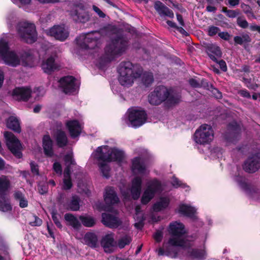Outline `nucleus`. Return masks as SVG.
<instances>
[{"label":"nucleus","mask_w":260,"mask_h":260,"mask_svg":"<svg viewBox=\"0 0 260 260\" xmlns=\"http://www.w3.org/2000/svg\"><path fill=\"white\" fill-rule=\"evenodd\" d=\"M168 231L172 236L168 242H164L162 248H160L158 250V254L167 255L175 257L177 255L176 252L177 247L190 246L191 244L183 239V235L186 231L182 223L177 221L172 222L170 224Z\"/></svg>","instance_id":"1"},{"label":"nucleus","mask_w":260,"mask_h":260,"mask_svg":"<svg viewBox=\"0 0 260 260\" xmlns=\"http://www.w3.org/2000/svg\"><path fill=\"white\" fill-rule=\"evenodd\" d=\"M92 155L100 161L99 166L103 176L107 178L109 176L110 169L107 163L112 160L121 161L124 152L116 147L104 145L97 148Z\"/></svg>","instance_id":"2"},{"label":"nucleus","mask_w":260,"mask_h":260,"mask_svg":"<svg viewBox=\"0 0 260 260\" xmlns=\"http://www.w3.org/2000/svg\"><path fill=\"white\" fill-rule=\"evenodd\" d=\"M0 59L8 65L16 67L20 64L18 56L13 51L9 50L8 42L3 38L0 39ZM21 63L26 67H33L37 59L30 52H25L21 57Z\"/></svg>","instance_id":"3"},{"label":"nucleus","mask_w":260,"mask_h":260,"mask_svg":"<svg viewBox=\"0 0 260 260\" xmlns=\"http://www.w3.org/2000/svg\"><path fill=\"white\" fill-rule=\"evenodd\" d=\"M118 80L123 86L131 85L134 80L141 76L142 70L130 62H122L118 69Z\"/></svg>","instance_id":"4"},{"label":"nucleus","mask_w":260,"mask_h":260,"mask_svg":"<svg viewBox=\"0 0 260 260\" xmlns=\"http://www.w3.org/2000/svg\"><path fill=\"white\" fill-rule=\"evenodd\" d=\"M214 139V131L212 126L207 124L201 125L193 135L194 142L200 145L210 143Z\"/></svg>","instance_id":"5"},{"label":"nucleus","mask_w":260,"mask_h":260,"mask_svg":"<svg viewBox=\"0 0 260 260\" xmlns=\"http://www.w3.org/2000/svg\"><path fill=\"white\" fill-rule=\"evenodd\" d=\"M18 36L28 43L34 42L37 38L35 26L26 22H20L17 25Z\"/></svg>","instance_id":"6"},{"label":"nucleus","mask_w":260,"mask_h":260,"mask_svg":"<svg viewBox=\"0 0 260 260\" xmlns=\"http://www.w3.org/2000/svg\"><path fill=\"white\" fill-rule=\"evenodd\" d=\"M101 34L98 31L82 34L77 39L78 45L83 49H92L99 44Z\"/></svg>","instance_id":"7"},{"label":"nucleus","mask_w":260,"mask_h":260,"mask_svg":"<svg viewBox=\"0 0 260 260\" xmlns=\"http://www.w3.org/2000/svg\"><path fill=\"white\" fill-rule=\"evenodd\" d=\"M169 95L170 92L166 87L159 86L149 95L148 101L151 105H159L167 99H168L170 103L178 102V100L174 101L172 97Z\"/></svg>","instance_id":"8"},{"label":"nucleus","mask_w":260,"mask_h":260,"mask_svg":"<svg viewBox=\"0 0 260 260\" xmlns=\"http://www.w3.org/2000/svg\"><path fill=\"white\" fill-rule=\"evenodd\" d=\"M9 178L5 176L0 177V210L4 212L11 210V206L5 192L10 188Z\"/></svg>","instance_id":"9"},{"label":"nucleus","mask_w":260,"mask_h":260,"mask_svg":"<svg viewBox=\"0 0 260 260\" xmlns=\"http://www.w3.org/2000/svg\"><path fill=\"white\" fill-rule=\"evenodd\" d=\"M161 190V186L157 180H153L147 183L141 199L143 204L148 203L154 196Z\"/></svg>","instance_id":"10"},{"label":"nucleus","mask_w":260,"mask_h":260,"mask_svg":"<svg viewBox=\"0 0 260 260\" xmlns=\"http://www.w3.org/2000/svg\"><path fill=\"white\" fill-rule=\"evenodd\" d=\"M146 120V115L143 110L133 109L129 111L127 124L132 127H137L142 125Z\"/></svg>","instance_id":"11"},{"label":"nucleus","mask_w":260,"mask_h":260,"mask_svg":"<svg viewBox=\"0 0 260 260\" xmlns=\"http://www.w3.org/2000/svg\"><path fill=\"white\" fill-rule=\"evenodd\" d=\"M6 143L11 152L18 158L22 156L21 152V145L19 141L13 133L5 132L4 134Z\"/></svg>","instance_id":"12"},{"label":"nucleus","mask_w":260,"mask_h":260,"mask_svg":"<svg viewBox=\"0 0 260 260\" xmlns=\"http://www.w3.org/2000/svg\"><path fill=\"white\" fill-rule=\"evenodd\" d=\"M46 34L60 41H65L69 36V31L64 25H54L47 30Z\"/></svg>","instance_id":"13"},{"label":"nucleus","mask_w":260,"mask_h":260,"mask_svg":"<svg viewBox=\"0 0 260 260\" xmlns=\"http://www.w3.org/2000/svg\"><path fill=\"white\" fill-rule=\"evenodd\" d=\"M59 82L63 91L66 93H72L76 91L78 87V85L76 83L75 79L72 76L62 78Z\"/></svg>","instance_id":"14"},{"label":"nucleus","mask_w":260,"mask_h":260,"mask_svg":"<svg viewBox=\"0 0 260 260\" xmlns=\"http://www.w3.org/2000/svg\"><path fill=\"white\" fill-rule=\"evenodd\" d=\"M126 46V43L122 39H119L107 48V51L109 55L115 56L121 54L124 51Z\"/></svg>","instance_id":"15"},{"label":"nucleus","mask_w":260,"mask_h":260,"mask_svg":"<svg viewBox=\"0 0 260 260\" xmlns=\"http://www.w3.org/2000/svg\"><path fill=\"white\" fill-rule=\"evenodd\" d=\"M31 91L28 87L15 88L12 91L13 98L17 101H26L30 96Z\"/></svg>","instance_id":"16"},{"label":"nucleus","mask_w":260,"mask_h":260,"mask_svg":"<svg viewBox=\"0 0 260 260\" xmlns=\"http://www.w3.org/2000/svg\"><path fill=\"white\" fill-rule=\"evenodd\" d=\"M260 168V158L257 155L249 158L245 162L243 169L248 173L256 171Z\"/></svg>","instance_id":"17"},{"label":"nucleus","mask_w":260,"mask_h":260,"mask_svg":"<svg viewBox=\"0 0 260 260\" xmlns=\"http://www.w3.org/2000/svg\"><path fill=\"white\" fill-rule=\"evenodd\" d=\"M154 7L157 12L161 17H168L173 18L174 16L173 11L165 6L160 1H156L154 4Z\"/></svg>","instance_id":"18"},{"label":"nucleus","mask_w":260,"mask_h":260,"mask_svg":"<svg viewBox=\"0 0 260 260\" xmlns=\"http://www.w3.org/2000/svg\"><path fill=\"white\" fill-rule=\"evenodd\" d=\"M141 178L137 176L133 179L130 192L132 198L135 200L138 199L140 197L141 190Z\"/></svg>","instance_id":"19"},{"label":"nucleus","mask_w":260,"mask_h":260,"mask_svg":"<svg viewBox=\"0 0 260 260\" xmlns=\"http://www.w3.org/2000/svg\"><path fill=\"white\" fill-rule=\"evenodd\" d=\"M101 244L105 252L109 253L112 252L116 246L113 234L111 233L106 235L103 238Z\"/></svg>","instance_id":"20"},{"label":"nucleus","mask_w":260,"mask_h":260,"mask_svg":"<svg viewBox=\"0 0 260 260\" xmlns=\"http://www.w3.org/2000/svg\"><path fill=\"white\" fill-rule=\"evenodd\" d=\"M66 126L73 138L78 136L81 131L82 126L76 120H70L66 123Z\"/></svg>","instance_id":"21"},{"label":"nucleus","mask_w":260,"mask_h":260,"mask_svg":"<svg viewBox=\"0 0 260 260\" xmlns=\"http://www.w3.org/2000/svg\"><path fill=\"white\" fill-rule=\"evenodd\" d=\"M102 222L105 225L111 228H117L120 224V220L115 216H112L109 214H102Z\"/></svg>","instance_id":"22"},{"label":"nucleus","mask_w":260,"mask_h":260,"mask_svg":"<svg viewBox=\"0 0 260 260\" xmlns=\"http://www.w3.org/2000/svg\"><path fill=\"white\" fill-rule=\"evenodd\" d=\"M184 252L186 253L185 257V260H201L206 256V252L204 250L189 249L187 251L185 250Z\"/></svg>","instance_id":"23"},{"label":"nucleus","mask_w":260,"mask_h":260,"mask_svg":"<svg viewBox=\"0 0 260 260\" xmlns=\"http://www.w3.org/2000/svg\"><path fill=\"white\" fill-rule=\"evenodd\" d=\"M132 170L136 175H144L146 173V170L142 160L139 158H135L132 161Z\"/></svg>","instance_id":"24"},{"label":"nucleus","mask_w":260,"mask_h":260,"mask_svg":"<svg viewBox=\"0 0 260 260\" xmlns=\"http://www.w3.org/2000/svg\"><path fill=\"white\" fill-rule=\"evenodd\" d=\"M104 200L107 204H114L119 201L115 191L111 187L106 188L104 194Z\"/></svg>","instance_id":"25"},{"label":"nucleus","mask_w":260,"mask_h":260,"mask_svg":"<svg viewBox=\"0 0 260 260\" xmlns=\"http://www.w3.org/2000/svg\"><path fill=\"white\" fill-rule=\"evenodd\" d=\"M178 211L183 215L193 217L196 213L197 209L189 205L182 204L179 205Z\"/></svg>","instance_id":"26"},{"label":"nucleus","mask_w":260,"mask_h":260,"mask_svg":"<svg viewBox=\"0 0 260 260\" xmlns=\"http://www.w3.org/2000/svg\"><path fill=\"white\" fill-rule=\"evenodd\" d=\"M42 68L44 72L47 73H50L57 69V67L54 62V57L52 56L48 57L43 62Z\"/></svg>","instance_id":"27"},{"label":"nucleus","mask_w":260,"mask_h":260,"mask_svg":"<svg viewBox=\"0 0 260 260\" xmlns=\"http://www.w3.org/2000/svg\"><path fill=\"white\" fill-rule=\"evenodd\" d=\"M170 203L168 197H161L153 205V209L155 212H159L167 208Z\"/></svg>","instance_id":"28"},{"label":"nucleus","mask_w":260,"mask_h":260,"mask_svg":"<svg viewBox=\"0 0 260 260\" xmlns=\"http://www.w3.org/2000/svg\"><path fill=\"white\" fill-rule=\"evenodd\" d=\"M207 52L210 57L215 61L216 57H220L221 55L219 47L215 44H209L207 47Z\"/></svg>","instance_id":"29"},{"label":"nucleus","mask_w":260,"mask_h":260,"mask_svg":"<svg viewBox=\"0 0 260 260\" xmlns=\"http://www.w3.org/2000/svg\"><path fill=\"white\" fill-rule=\"evenodd\" d=\"M43 146L45 154L48 156H51L53 154L52 142L49 136L46 135L44 137Z\"/></svg>","instance_id":"30"},{"label":"nucleus","mask_w":260,"mask_h":260,"mask_svg":"<svg viewBox=\"0 0 260 260\" xmlns=\"http://www.w3.org/2000/svg\"><path fill=\"white\" fill-rule=\"evenodd\" d=\"M7 126L17 133H20L21 128L18 119L15 117H10L7 121Z\"/></svg>","instance_id":"31"},{"label":"nucleus","mask_w":260,"mask_h":260,"mask_svg":"<svg viewBox=\"0 0 260 260\" xmlns=\"http://www.w3.org/2000/svg\"><path fill=\"white\" fill-rule=\"evenodd\" d=\"M73 15L77 16V20L81 22H85L89 19L88 14L81 8H77Z\"/></svg>","instance_id":"32"},{"label":"nucleus","mask_w":260,"mask_h":260,"mask_svg":"<svg viewBox=\"0 0 260 260\" xmlns=\"http://www.w3.org/2000/svg\"><path fill=\"white\" fill-rule=\"evenodd\" d=\"M84 241L86 244L91 247H95L98 244L96 236L93 233H87L84 237Z\"/></svg>","instance_id":"33"},{"label":"nucleus","mask_w":260,"mask_h":260,"mask_svg":"<svg viewBox=\"0 0 260 260\" xmlns=\"http://www.w3.org/2000/svg\"><path fill=\"white\" fill-rule=\"evenodd\" d=\"M56 140L57 145L59 147H63L67 145L68 140L64 132L61 130H57L55 133Z\"/></svg>","instance_id":"34"},{"label":"nucleus","mask_w":260,"mask_h":260,"mask_svg":"<svg viewBox=\"0 0 260 260\" xmlns=\"http://www.w3.org/2000/svg\"><path fill=\"white\" fill-rule=\"evenodd\" d=\"M65 220L68 222L69 224L72 226L73 228L78 229L81 226V224L78 219L70 214H66L64 215Z\"/></svg>","instance_id":"35"},{"label":"nucleus","mask_w":260,"mask_h":260,"mask_svg":"<svg viewBox=\"0 0 260 260\" xmlns=\"http://www.w3.org/2000/svg\"><path fill=\"white\" fill-rule=\"evenodd\" d=\"M64 178L63 180L62 188L63 189H69L72 186V183L70 176V170L68 167L64 172Z\"/></svg>","instance_id":"36"},{"label":"nucleus","mask_w":260,"mask_h":260,"mask_svg":"<svg viewBox=\"0 0 260 260\" xmlns=\"http://www.w3.org/2000/svg\"><path fill=\"white\" fill-rule=\"evenodd\" d=\"M140 206H138L136 208V215L135 216V219L137 222L135 223V226L138 229H141L143 226V221L144 220V218L142 215V214L140 212Z\"/></svg>","instance_id":"37"},{"label":"nucleus","mask_w":260,"mask_h":260,"mask_svg":"<svg viewBox=\"0 0 260 260\" xmlns=\"http://www.w3.org/2000/svg\"><path fill=\"white\" fill-rule=\"evenodd\" d=\"M14 197L19 202V206L21 208H25L27 206V201L25 199L24 195L19 191H16L14 193Z\"/></svg>","instance_id":"38"},{"label":"nucleus","mask_w":260,"mask_h":260,"mask_svg":"<svg viewBox=\"0 0 260 260\" xmlns=\"http://www.w3.org/2000/svg\"><path fill=\"white\" fill-rule=\"evenodd\" d=\"M79 219L82 222V224L87 227H91L93 226L95 223L94 218L90 216H80Z\"/></svg>","instance_id":"39"},{"label":"nucleus","mask_w":260,"mask_h":260,"mask_svg":"<svg viewBox=\"0 0 260 260\" xmlns=\"http://www.w3.org/2000/svg\"><path fill=\"white\" fill-rule=\"evenodd\" d=\"M236 43L242 44L243 43L249 42L251 41L250 37L248 35H244L242 36H236L234 38Z\"/></svg>","instance_id":"40"},{"label":"nucleus","mask_w":260,"mask_h":260,"mask_svg":"<svg viewBox=\"0 0 260 260\" xmlns=\"http://www.w3.org/2000/svg\"><path fill=\"white\" fill-rule=\"evenodd\" d=\"M142 81L144 84L148 86L153 81V76L151 73H145L142 76Z\"/></svg>","instance_id":"41"},{"label":"nucleus","mask_w":260,"mask_h":260,"mask_svg":"<svg viewBox=\"0 0 260 260\" xmlns=\"http://www.w3.org/2000/svg\"><path fill=\"white\" fill-rule=\"evenodd\" d=\"M71 210L77 211L79 209V199L77 197L73 196L70 205Z\"/></svg>","instance_id":"42"},{"label":"nucleus","mask_w":260,"mask_h":260,"mask_svg":"<svg viewBox=\"0 0 260 260\" xmlns=\"http://www.w3.org/2000/svg\"><path fill=\"white\" fill-rule=\"evenodd\" d=\"M241 7L242 9L243 12L246 14L248 17L251 16L253 18H255V16L252 13L251 9L249 6L245 4H241Z\"/></svg>","instance_id":"43"},{"label":"nucleus","mask_w":260,"mask_h":260,"mask_svg":"<svg viewBox=\"0 0 260 260\" xmlns=\"http://www.w3.org/2000/svg\"><path fill=\"white\" fill-rule=\"evenodd\" d=\"M131 241V238L127 236H125L119 240L118 242V246L120 248H122L125 245L129 244Z\"/></svg>","instance_id":"44"},{"label":"nucleus","mask_w":260,"mask_h":260,"mask_svg":"<svg viewBox=\"0 0 260 260\" xmlns=\"http://www.w3.org/2000/svg\"><path fill=\"white\" fill-rule=\"evenodd\" d=\"M42 223V220L35 215L31 216V220L29 223L32 226H39Z\"/></svg>","instance_id":"45"},{"label":"nucleus","mask_w":260,"mask_h":260,"mask_svg":"<svg viewBox=\"0 0 260 260\" xmlns=\"http://www.w3.org/2000/svg\"><path fill=\"white\" fill-rule=\"evenodd\" d=\"M171 183L172 185L175 187H186V185L185 184L182 183L181 181H180L177 178L173 177L172 178Z\"/></svg>","instance_id":"46"},{"label":"nucleus","mask_w":260,"mask_h":260,"mask_svg":"<svg viewBox=\"0 0 260 260\" xmlns=\"http://www.w3.org/2000/svg\"><path fill=\"white\" fill-rule=\"evenodd\" d=\"M238 25L243 28H247L248 26V23L247 21L241 17H238L237 19Z\"/></svg>","instance_id":"47"},{"label":"nucleus","mask_w":260,"mask_h":260,"mask_svg":"<svg viewBox=\"0 0 260 260\" xmlns=\"http://www.w3.org/2000/svg\"><path fill=\"white\" fill-rule=\"evenodd\" d=\"M219 29L216 26H211L209 28L208 32V35L210 36H213L219 33Z\"/></svg>","instance_id":"48"},{"label":"nucleus","mask_w":260,"mask_h":260,"mask_svg":"<svg viewBox=\"0 0 260 260\" xmlns=\"http://www.w3.org/2000/svg\"><path fill=\"white\" fill-rule=\"evenodd\" d=\"M239 14L240 12L238 10H229L228 11H227L226 16L230 18H235L237 16L239 15Z\"/></svg>","instance_id":"49"},{"label":"nucleus","mask_w":260,"mask_h":260,"mask_svg":"<svg viewBox=\"0 0 260 260\" xmlns=\"http://www.w3.org/2000/svg\"><path fill=\"white\" fill-rule=\"evenodd\" d=\"M52 218L55 224L59 228L62 227L61 223L59 221L58 215L54 212H52Z\"/></svg>","instance_id":"50"},{"label":"nucleus","mask_w":260,"mask_h":260,"mask_svg":"<svg viewBox=\"0 0 260 260\" xmlns=\"http://www.w3.org/2000/svg\"><path fill=\"white\" fill-rule=\"evenodd\" d=\"M53 170L57 174L61 175L62 172L61 166L58 162H55L53 165Z\"/></svg>","instance_id":"51"},{"label":"nucleus","mask_w":260,"mask_h":260,"mask_svg":"<svg viewBox=\"0 0 260 260\" xmlns=\"http://www.w3.org/2000/svg\"><path fill=\"white\" fill-rule=\"evenodd\" d=\"M65 161L67 165L74 164V161L73 159V155L72 153L66 156Z\"/></svg>","instance_id":"52"},{"label":"nucleus","mask_w":260,"mask_h":260,"mask_svg":"<svg viewBox=\"0 0 260 260\" xmlns=\"http://www.w3.org/2000/svg\"><path fill=\"white\" fill-rule=\"evenodd\" d=\"M218 36L224 40H228L230 38V35L227 32L219 31Z\"/></svg>","instance_id":"53"},{"label":"nucleus","mask_w":260,"mask_h":260,"mask_svg":"<svg viewBox=\"0 0 260 260\" xmlns=\"http://www.w3.org/2000/svg\"><path fill=\"white\" fill-rule=\"evenodd\" d=\"M30 167L31 171L33 173L36 174L37 175L39 174V169L37 165H36L34 162H31Z\"/></svg>","instance_id":"54"},{"label":"nucleus","mask_w":260,"mask_h":260,"mask_svg":"<svg viewBox=\"0 0 260 260\" xmlns=\"http://www.w3.org/2000/svg\"><path fill=\"white\" fill-rule=\"evenodd\" d=\"M153 237L156 241L159 242L162 239V234L161 232L157 231L154 234Z\"/></svg>","instance_id":"55"},{"label":"nucleus","mask_w":260,"mask_h":260,"mask_svg":"<svg viewBox=\"0 0 260 260\" xmlns=\"http://www.w3.org/2000/svg\"><path fill=\"white\" fill-rule=\"evenodd\" d=\"M93 10L98 14L100 17H105V14L96 6H93Z\"/></svg>","instance_id":"56"},{"label":"nucleus","mask_w":260,"mask_h":260,"mask_svg":"<svg viewBox=\"0 0 260 260\" xmlns=\"http://www.w3.org/2000/svg\"><path fill=\"white\" fill-rule=\"evenodd\" d=\"M218 64L219 65V67H220V69L223 71L225 72V71H226L227 70V67H226V63H225V61H224L222 60H220L218 62Z\"/></svg>","instance_id":"57"},{"label":"nucleus","mask_w":260,"mask_h":260,"mask_svg":"<svg viewBox=\"0 0 260 260\" xmlns=\"http://www.w3.org/2000/svg\"><path fill=\"white\" fill-rule=\"evenodd\" d=\"M250 29L252 31H257L260 33V26L253 24L250 26Z\"/></svg>","instance_id":"58"},{"label":"nucleus","mask_w":260,"mask_h":260,"mask_svg":"<svg viewBox=\"0 0 260 260\" xmlns=\"http://www.w3.org/2000/svg\"><path fill=\"white\" fill-rule=\"evenodd\" d=\"M42 4L55 3L59 2V0H38Z\"/></svg>","instance_id":"59"},{"label":"nucleus","mask_w":260,"mask_h":260,"mask_svg":"<svg viewBox=\"0 0 260 260\" xmlns=\"http://www.w3.org/2000/svg\"><path fill=\"white\" fill-rule=\"evenodd\" d=\"M213 93L217 99H220L222 96L221 93L216 89H214L213 90Z\"/></svg>","instance_id":"60"},{"label":"nucleus","mask_w":260,"mask_h":260,"mask_svg":"<svg viewBox=\"0 0 260 260\" xmlns=\"http://www.w3.org/2000/svg\"><path fill=\"white\" fill-rule=\"evenodd\" d=\"M189 82L190 85L193 87H197L199 85V83L193 79H190Z\"/></svg>","instance_id":"61"},{"label":"nucleus","mask_w":260,"mask_h":260,"mask_svg":"<svg viewBox=\"0 0 260 260\" xmlns=\"http://www.w3.org/2000/svg\"><path fill=\"white\" fill-rule=\"evenodd\" d=\"M229 4L233 6H236L239 4L240 0H228Z\"/></svg>","instance_id":"62"},{"label":"nucleus","mask_w":260,"mask_h":260,"mask_svg":"<svg viewBox=\"0 0 260 260\" xmlns=\"http://www.w3.org/2000/svg\"><path fill=\"white\" fill-rule=\"evenodd\" d=\"M239 93L241 95H242V96H244V97H246V98H250V97L249 93L246 90H241L239 92Z\"/></svg>","instance_id":"63"},{"label":"nucleus","mask_w":260,"mask_h":260,"mask_svg":"<svg viewBox=\"0 0 260 260\" xmlns=\"http://www.w3.org/2000/svg\"><path fill=\"white\" fill-rule=\"evenodd\" d=\"M177 19L178 22H179L180 24L183 26L184 25V21L183 20V18L181 15L177 14Z\"/></svg>","instance_id":"64"}]
</instances>
